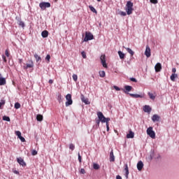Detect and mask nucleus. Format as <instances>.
Instances as JSON below:
<instances>
[{"instance_id":"53","label":"nucleus","mask_w":179,"mask_h":179,"mask_svg":"<svg viewBox=\"0 0 179 179\" xmlns=\"http://www.w3.org/2000/svg\"><path fill=\"white\" fill-rule=\"evenodd\" d=\"M151 3L156 4L157 3V0H150Z\"/></svg>"},{"instance_id":"34","label":"nucleus","mask_w":179,"mask_h":179,"mask_svg":"<svg viewBox=\"0 0 179 179\" xmlns=\"http://www.w3.org/2000/svg\"><path fill=\"white\" fill-rule=\"evenodd\" d=\"M3 121H7V122H10V117H9L8 116H3Z\"/></svg>"},{"instance_id":"25","label":"nucleus","mask_w":179,"mask_h":179,"mask_svg":"<svg viewBox=\"0 0 179 179\" xmlns=\"http://www.w3.org/2000/svg\"><path fill=\"white\" fill-rule=\"evenodd\" d=\"M124 48H125V50L127 51V52H129V54L131 55V57L134 56V55L135 54V52H133L132 49L126 47H124Z\"/></svg>"},{"instance_id":"59","label":"nucleus","mask_w":179,"mask_h":179,"mask_svg":"<svg viewBox=\"0 0 179 179\" xmlns=\"http://www.w3.org/2000/svg\"><path fill=\"white\" fill-rule=\"evenodd\" d=\"M19 62H20V64H22V62H23V59H19Z\"/></svg>"},{"instance_id":"23","label":"nucleus","mask_w":179,"mask_h":179,"mask_svg":"<svg viewBox=\"0 0 179 179\" xmlns=\"http://www.w3.org/2000/svg\"><path fill=\"white\" fill-rule=\"evenodd\" d=\"M34 57L36 61V62H41V57L37 55V53H35L34 55Z\"/></svg>"},{"instance_id":"22","label":"nucleus","mask_w":179,"mask_h":179,"mask_svg":"<svg viewBox=\"0 0 179 179\" xmlns=\"http://www.w3.org/2000/svg\"><path fill=\"white\" fill-rule=\"evenodd\" d=\"M81 101H83V103H85V104H90V102H89V99L85 98V96L83 94L81 95Z\"/></svg>"},{"instance_id":"31","label":"nucleus","mask_w":179,"mask_h":179,"mask_svg":"<svg viewBox=\"0 0 179 179\" xmlns=\"http://www.w3.org/2000/svg\"><path fill=\"white\" fill-rule=\"evenodd\" d=\"M17 24H19V26H21V27L24 28V22L22 21V20H18Z\"/></svg>"},{"instance_id":"20","label":"nucleus","mask_w":179,"mask_h":179,"mask_svg":"<svg viewBox=\"0 0 179 179\" xmlns=\"http://www.w3.org/2000/svg\"><path fill=\"white\" fill-rule=\"evenodd\" d=\"M124 171H125V177L128 178V176H129V169H128V164H124Z\"/></svg>"},{"instance_id":"12","label":"nucleus","mask_w":179,"mask_h":179,"mask_svg":"<svg viewBox=\"0 0 179 179\" xmlns=\"http://www.w3.org/2000/svg\"><path fill=\"white\" fill-rule=\"evenodd\" d=\"M34 66V63L33 60H29V63L27 64L26 66H24V69H29V68H33Z\"/></svg>"},{"instance_id":"1","label":"nucleus","mask_w":179,"mask_h":179,"mask_svg":"<svg viewBox=\"0 0 179 179\" xmlns=\"http://www.w3.org/2000/svg\"><path fill=\"white\" fill-rule=\"evenodd\" d=\"M125 10L127 15H132V12H134V3L131 1H128L126 4Z\"/></svg>"},{"instance_id":"17","label":"nucleus","mask_w":179,"mask_h":179,"mask_svg":"<svg viewBox=\"0 0 179 179\" xmlns=\"http://www.w3.org/2000/svg\"><path fill=\"white\" fill-rule=\"evenodd\" d=\"M155 72H160L162 71V64L157 63L155 66Z\"/></svg>"},{"instance_id":"10","label":"nucleus","mask_w":179,"mask_h":179,"mask_svg":"<svg viewBox=\"0 0 179 179\" xmlns=\"http://www.w3.org/2000/svg\"><path fill=\"white\" fill-rule=\"evenodd\" d=\"M145 55L147 57V58H150V57L152 55V54L150 53V48L149 47V45L146 46Z\"/></svg>"},{"instance_id":"46","label":"nucleus","mask_w":179,"mask_h":179,"mask_svg":"<svg viewBox=\"0 0 179 179\" xmlns=\"http://www.w3.org/2000/svg\"><path fill=\"white\" fill-rule=\"evenodd\" d=\"M18 138L21 141V142H26V139H24L22 136L18 137Z\"/></svg>"},{"instance_id":"2","label":"nucleus","mask_w":179,"mask_h":179,"mask_svg":"<svg viewBox=\"0 0 179 179\" xmlns=\"http://www.w3.org/2000/svg\"><path fill=\"white\" fill-rule=\"evenodd\" d=\"M147 135H149V136L152 139L156 138V133H155V131H153V127H150L147 129Z\"/></svg>"},{"instance_id":"30","label":"nucleus","mask_w":179,"mask_h":179,"mask_svg":"<svg viewBox=\"0 0 179 179\" xmlns=\"http://www.w3.org/2000/svg\"><path fill=\"white\" fill-rule=\"evenodd\" d=\"M89 8L90 9L91 12L97 14V10H96V8H94V7H93V6H89Z\"/></svg>"},{"instance_id":"8","label":"nucleus","mask_w":179,"mask_h":179,"mask_svg":"<svg viewBox=\"0 0 179 179\" xmlns=\"http://www.w3.org/2000/svg\"><path fill=\"white\" fill-rule=\"evenodd\" d=\"M131 90H132V86L131 85H125L124 90H123L124 93L126 94H131V93H129V92H131Z\"/></svg>"},{"instance_id":"42","label":"nucleus","mask_w":179,"mask_h":179,"mask_svg":"<svg viewBox=\"0 0 179 179\" xmlns=\"http://www.w3.org/2000/svg\"><path fill=\"white\" fill-rule=\"evenodd\" d=\"M101 120H99V119L96 120V127L99 128L100 127V122Z\"/></svg>"},{"instance_id":"54","label":"nucleus","mask_w":179,"mask_h":179,"mask_svg":"<svg viewBox=\"0 0 179 179\" xmlns=\"http://www.w3.org/2000/svg\"><path fill=\"white\" fill-rule=\"evenodd\" d=\"M172 72H173V73H176V72H177V69L176 68H173Z\"/></svg>"},{"instance_id":"3","label":"nucleus","mask_w":179,"mask_h":179,"mask_svg":"<svg viewBox=\"0 0 179 179\" xmlns=\"http://www.w3.org/2000/svg\"><path fill=\"white\" fill-rule=\"evenodd\" d=\"M66 107H69V106H72L73 101H72V95L71 94H68L66 96Z\"/></svg>"},{"instance_id":"6","label":"nucleus","mask_w":179,"mask_h":179,"mask_svg":"<svg viewBox=\"0 0 179 179\" xmlns=\"http://www.w3.org/2000/svg\"><path fill=\"white\" fill-rule=\"evenodd\" d=\"M131 97H133L134 99H144L145 98V94L141 93L140 94H129Z\"/></svg>"},{"instance_id":"32","label":"nucleus","mask_w":179,"mask_h":179,"mask_svg":"<svg viewBox=\"0 0 179 179\" xmlns=\"http://www.w3.org/2000/svg\"><path fill=\"white\" fill-rule=\"evenodd\" d=\"M99 76L101 78H104V76H106V71H99Z\"/></svg>"},{"instance_id":"41","label":"nucleus","mask_w":179,"mask_h":179,"mask_svg":"<svg viewBox=\"0 0 179 179\" xmlns=\"http://www.w3.org/2000/svg\"><path fill=\"white\" fill-rule=\"evenodd\" d=\"M69 149H70L71 150H75V145L71 143V144L69 145Z\"/></svg>"},{"instance_id":"38","label":"nucleus","mask_w":179,"mask_h":179,"mask_svg":"<svg viewBox=\"0 0 179 179\" xmlns=\"http://www.w3.org/2000/svg\"><path fill=\"white\" fill-rule=\"evenodd\" d=\"M72 78H73V80H74V82H77L78 81V75L73 74Z\"/></svg>"},{"instance_id":"52","label":"nucleus","mask_w":179,"mask_h":179,"mask_svg":"<svg viewBox=\"0 0 179 179\" xmlns=\"http://www.w3.org/2000/svg\"><path fill=\"white\" fill-rule=\"evenodd\" d=\"M5 55L6 57H9V51L8 50L5 51Z\"/></svg>"},{"instance_id":"5","label":"nucleus","mask_w":179,"mask_h":179,"mask_svg":"<svg viewBox=\"0 0 179 179\" xmlns=\"http://www.w3.org/2000/svg\"><path fill=\"white\" fill-rule=\"evenodd\" d=\"M39 7L42 10H45L47 8H51V3L50 2H41L39 3Z\"/></svg>"},{"instance_id":"28","label":"nucleus","mask_w":179,"mask_h":179,"mask_svg":"<svg viewBox=\"0 0 179 179\" xmlns=\"http://www.w3.org/2000/svg\"><path fill=\"white\" fill-rule=\"evenodd\" d=\"M148 94L151 100H155V99H156V95L153 94V93L148 92Z\"/></svg>"},{"instance_id":"45","label":"nucleus","mask_w":179,"mask_h":179,"mask_svg":"<svg viewBox=\"0 0 179 179\" xmlns=\"http://www.w3.org/2000/svg\"><path fill=\"white\" fill-rule=\"evenodd\" d=\"M31 155H32V156H36L37 155V150H33L31 151Z\"/></svg>"},{"instance_id":"35","label":"nucleus","mask_w":179,"mask_h":179,"mask_svg":"<svg viewBox=\"0 0 179 179\" xmlns=\"http://www.w3.org/2000/svg\"><path fill=\"white\" fill-rule=\"evenodd\" d=\"M110 120L111 119L110 117H105L103 123L106 122V125H107Z\"/></svg>"},{"instance_id":"60","label":"nucleus","mask_w":179,"mask_h":179,"mask_svg":"<svg viewBox=\"0 0 179 179\" xmlns=\"http://www.w3.org/2000/svg\"><path fill=\"white\" fill-rule=\"evenodd\" d=\"M155 159H160V155H158V156L155 157Z\"/></svg>"},{"instance_id":"49","label":"nucleus","mask_w":179,"mask_h":179,"mask_svg":"<svg viewBox=\"0 0 179 179\" xmlns=\"http://www.w3.org/2000/svg\"><path fill=\"white\" fill-rule=\"evenodd\" d=\"M113 87H114L115 90H116L117 92H120V90H121V88H120V87H117V86H115V85Z\"/></svg>"},{"instance_id":"48","label":"nucleus","mask_w":179,"mask_h":179,"mask_svg":"<svg viewBox=\"0 0 179 179\" xmlns=\"http://www.w3.org/2000/svg\"><path fill=\"white\" fill-rule=\"evenodd\" d=\"M81 55H82L83 58L86 59V52H82Z\"/></svg>"},{"instance_id":"18","label":"nucleus","mask_w":179,"mask_h":179,"mask_svg":"<svg viewBox=\"0 0 179 179\" xmlns=\"http://www.w3.org/2000/svg\"><path fill=\"white\" fill-rule=\"evenodd\" d=\"M144 113H150L152 111V108L149 105H145L143 106Z\"/></svg>"},{"instance_id":"58","label":"nucleus","mask_w":179,"mask_h":179,"mask_svg":"<svg viewBox=\"0 0 179 179\" xmlns=\"http://www.w3.org/2000/svg\"><path fill=\"white\" fill-rule=\"evenodd\" d=\"M116 179H122V178L121 177V176L117 175V176H116Z\"/></svg>"},{"instance_id":"4","label":"nucleus","mask_w":179,"mask_h":179,"mask_svg":"<svg viewBox=\"0 0 179 179\" xmlns=\"http://www.w3.org/2000/svg\"><path fill=\"white\" fill-rule=\"evenodd\" d=\"M94 38V36H93V34L91 32H85V37L84 38L83 41L87 42L90 41L91 40H93Z\"/></svg>"},{"instance_id":"36","label":"nucleus","mask_w":179,"mask_h":179,"mask_svg":"<svg viewBox=\"0 0 179 179\" xmlns=\"http://www.w3.org/2000/svg\"><path fill=\"white\" fill-rule=\"evenodd\" d=\"M93 169H94V170H99V169H100V165H99L98 164H94Z\"/></svg>"},{"instance_id":"57","label":"nucleus","mask_w":179,"mask_h":179,"mask_svg":"<svg viewBox=\"0 0 179 179\" xmlns=\"http://www.w3.org/2000/svg\"><path fill=\"white\" fill-rule=\"evenodd\" d=\"M13 172L14 173V174H19V171L14 170Z\"/></svg>"},{"instance_id":"56","label":"nucleus","mask_w":179,"mask_h":179,"mask_svg":"<svg viewBox=\"0 0 179 179\" xmlns=\"http://www.w3.org/2000/svg\"><path fill=\"white\" fill-rule=\"evenodd\" d=\"M48 82H49V83H50V85H52V83H54V80H52V79L49 80Z\"/></svg>"},{"instance_id":"14","label":"nucleus","mask_w":179,"mask_h":179,"mask_svg":"<svg viewBox=\"0 0 179 179\" xmlns=\"http://www.w3.org/2000/svg\"><path fill=\"white\" fill-rule=\"evenodd\" d=\"M154 157H155V150H152L150 152V155L147 157V159L148 160H149V162H152Z\"/></svg>"},{"instance_id":"51","label":"nucleus","mask_w":179,"mask_h":179,"mask_svg":"<svg viewBox=\"0 0 179 179\" xmlns=\"http://www.w3.org/2000/svg\"><path fill=\"white\" fill-rule=\"evenodd\" d=\"M2 59H3L4 62H7L8 60H6V57L4 56V55H2Z\"/></svg>"},{"instance_id":"15","label":"nucleus","mask_w":179,"mask_h":179,"mask_svg":"<svg viewBox=\"0 0 179 179\" xmlns=\"http://www.w3.org/2000/svg\"><path fill=\"white\" fill-rule=\"evenodd\" d=\"M152 121L153 122H157L159 121H160V116H159V115H153L152 117Z\"/></svg>"},{"instance_id":"33","label":"nucleus","mask_w":179,"mask_h":179,"mask_svg":"<svg viewBox=\"0 0 179 179\" xmlns=\"http://www.w3.org/2000/svg\"><path fill=\"white\" fill-rule=\"evenodd\" d=\"M127 13L124 11L119 10L118 15H120V16H127Z\"/></svg>"},{"instance_id":"16","label":"nucleus","mask_w":179,"mask_h":179,"mask_svg":"<svg viewBox=\"0 0 179 179\" xmlns=\"http://www.w3.org/2000/svg\"><path fill=\"white\" fill-rule=\"evenodd\" d=\"M143 169V162L142 161H139L137 163V170H138V171H142Z\"/></svg>"},{"instance_id":"47","label":"nucleus","mask_w":179,"mask_h":179,"mask_svg":"<svg viewBox=\"0 0 179 179\" xmlns=\"http://www.w3.org/2000/svg\"><path fill=\"white\" fill-rule=\"evenodd\" d=\"M130 80H131V82H134L135 83H136V82H138V80L135 78H131Z\"/></svg>"},{"instance_id":"9","label":"nucleus","mask_w":179,"mask_h":179,"mask_svg":"<svg viewBox=\"0 0 179 179\" xmlns=\"http://www.w3.org/2000/svg\"><path fill=\"white\" fill-rule=\"evenodd\" d=\"M97 117H98V120H99L101 121V122H104V120H106V117H104V115H103V113L101 112H98L97 113Z\"/></svg>"},{"instance_id":"40","label":"nucleus","mask_w":179,"mask_h":179,"mask_svg":"<svg viewBox=\"0 0 179 179\" xmlns=\"http://www.w3.org/2000/svg\"><path fill=\"white\" fill-rule=\"evenodd\" d=\"M15 135L19 138L20 136H22V132H20V131H16Z\"/></svg>"},{"instance_id":"55","label":"nucleus","mask_w":179,"mask_h":179,"mask_svg":"<svg viewBox=\"0 0 179 179\" xmlns=\"http://www.w3.org/2000/svg\"><path fill=\"white\" fill-rule=\"evenodd\" d=\"M106 131H107V132H108V131H110L109 124H106Z\"/></svg>"},{"instance_id":"26","label":"nucleus","mask_w":179,"mask_h":179,"mask_svg":"<svg viewBox=\"0 0 179 179\" xmlns=\"http://www.w3.org/2000/svg\"><path fill=\"white\" fill-rule=\"evenodd\" d=\"M117 54H118L120 59H124V58H125V54H124V52H122L121 50H119L117 52Z\"/></svg>"},{"instance_id":"50","label":"nucleus","mask_w":179,"mask_h":179,"mask_svg":"<svg viewBox=\"0 0 179 179\" xmlns=\"http://www.w3.org/2000/svg\"><path fill=\"white\" fill-rule=\"evenodd\" d=\"M80 173L81 174H85L86 173V171H85V169H81L80 171Z\"/></svg>"},{"instance_id":"13","label":"nucleus","mask_w":179,"mask_h":179,"mask_svg":"<svg viewBox=\"0 0 179 179\" xmlns=\"http://www.w3.org/2000/svg\"><path fill=\"white\" fill-rule=\"evenodd\" d=\"M17 162L20 166H22V167L26 166V162H24V160L21 157L17 158Z\"/></svg>"},{"instance_id":"62","label":"nucleus","mask_w":179,"mask_h":179,"mask_svg":"<svg viewBox=\"0 0 179 179\" xmlns=\"http://www.w3.org/2000/svg\"><path fill=\"white\" fill-rule=\"evenodd\" d=\"M55 1V2H57L58 1V0H54Z\"/></svg>"},{"instance_id":"39","label":"nucleus","mask_w":179,"mask_h":179,"mask_svg":"<svg viewBox=\"0 0 179 179\" xmlns=\"http://www.w3.org/2000/svg\"><path fill=\"white\" fill-rule=\"evenodd\" d=\"M2 106H5V100H1V101H0V109H2Z\"/></svg>"},{"instance_id":"27","label":"nucleus","mask_w":179,"mask_h":179,"mask_svg":"<svg viewBox=\"0 0 179 179\" xmlns=\"http://www.w3.org/2000/svg\"><path fill=\"white\" fill-rule=\"evenodd\" d=\"M176 78H178V75L176 73H172L171 76V80H172V82H176Z\"/></svg>"},{"instance_id":"11","label":"nucleus","mask_w":179,"mask_h":179,"mask_svg":"<svg viewBox=\"0 0 179 179\" xmlns=\"http://www.w3.org/2000/svg\"><path fill=\"white\" fill-rule=\"evenodd\" d=\"M6 85V79L2 77V74L0 73V86H5Z\"/></svg>"},{"instance_id":"37","label":"nucleus","mask_w":179,"mask_h":179,"mask_svg":"<svg viewBox=\"0 0 179 179\" xmlns=\"http://www.w3.org/2000/svg\"><path fill=\"white\" fill-rule=\"evenodd\" d=\"M14 107L16 110H19V108H20V104L19 103V102L15 103Z\"/></svg>"},{"instance_id":"19","label":"nucleus","mask_w":179,"mask_h":179,"mask_svg":"<svg viewBox=\"0 0 179 179\" xmlns=\"http://www.w3.org/2000/svg\"><path fill=\"white\" fill-rule=\"evenodd\" d=\"M110 162H115V157L114 156V151L111 150L110 152V158H109Z\"/></svg>"},{"instance_id":"43","label":"nucleus","mask_w":179,"mask_h":179,"mask_svg":"<svg viewBox=\"0 0 179 179\" xmlns=\"http://www.w3.org/2000/svg\"><path fill=\"white\" fill-rule=\"evenodd\" d=\"M78 161L79 163H82V157L80 156V153H78Z\"/></svg>"},{"instance_id":"29","label":"nucleus","mask_w":179,"mask_h":179,"mask_svg":"<svg viewBox=\"0 0 179 179\" xmlns=\"http://www.w3.org/2000/svg\"><path fill=\"white\" fill-rule=\"evenodd\" d=\"M36 120L38 121L39 122H41L43 121V115H36Z\"/></svg>"},{"instance_id":"61","label":"nucleus","mask_w":179,"mask_h":179,"mask_svg":"<svg viewBox=\"0 0 179 179\" xmlns=\"http://www.w3.org/2000/svg\"><path fill=\"white\" fill-rule=\"evenodd\" d=\"M59 103H61V96H59Z\"/></svg>"},{"instance_id":"21","label":"nucleus","mask_w":179,"mask_h":179,"mask_svg":"<svg viewBox=\"0 0 179 179\" xmlns=\"http://www.w3.org/2000/svg\"><path fill=\"white\" fill-rule=\"evenodd\" d=\"M135 136V133L132 131H130L129 134H127V139H132Z\"/></svg>"},{"instance_id":"7","label":"nucleus","mask_w":179,"mask_h":179,"mask_svg":"<svg viewBox=\"0 0 179 179\" xmlns=\"http://www.w3.org/2000/svg\"><path fill=\"white\" fill-rule=\"evenodd\" d=\"M100 59H101V63L102 64V66H103V68H108L107 63L106 62V55H102L100 57Z\"/></svg>"},{"instance_id":"24","label":"nucleus","mask_w":179,"mask_h":179,"mask_svg":"<svg viewBox=\"0 0 179 179\" xmlns=\"http://www.w3.org/2000/svg\"><path fill=\"white\" fill-rule=\"evenodd\" d=\"M41 36L43 38H47V37H48V31L45 30L42 31Z\"/></svg>"},{"instance_id":"44","label":"nucleus","mask_w":179,"mask_h":179,"mask_svg":"<svg viewBox=\"0 0 179 179\" xmlns=\"http://www.w3.org/2000/svg\"><path fill=\"white\" fill-rule=\"evenodd\" d=\"M45 59L47 62H50V59H51V56L50 55H47Z\"/></svg>"}]
</instances>
